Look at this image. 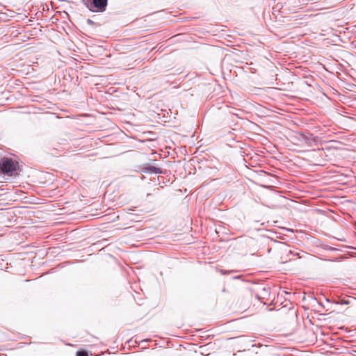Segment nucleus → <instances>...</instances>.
Segmentation results:
<instances>
[{
	"label": "nucleus",
	"instance_id": "obj_1",
	"mask_svg": "<svg viewBox=\"0 0 356 356\" xmlns=\"http://www.w3.org/2000/svg\"><path fill=\"white\" fill-rule=\"evenodd\" d=\"M18 163L12 159L2 158L0 160V172L6 175H12L17 170Z\"/></svg>",
	"mask_w": 356,
	"mask_h": 356
},
{
	"label": "nucleus",
	"instance_id": "obj_2",
	"mask_svg": "<svg viewBox=\"0 0 356 356\" xmlns=\"http://www.w3.org/2000/svg\"><path fill=\"white\" fill-rule=\"evenodd\" d=\"M86 7L92 12H104L108 0H83Z\"/></svg>",
	"mask_w": 356,
	"mask_h": 356
},
{
	"label": "nucleus",
	"instance_id": "obj_3",
	"mask_svg": "<svg viewBox=\"0 0 356 356\" xmlns=\"http://www.w3.org/2000/svg\"><path fill=\"white\" fill-rule=\"evenodd\" d=\"M303 140L309 147H315L318 145V139L317 137L314 136L312 134L304 136Z\"/></svg>",
	"mask_w": 356,
	"mask_h": 356
},
{
	"label": "nucleus",
	"instance_id": "obj_4",
	"mask_svg": "<svg viewBox=\"0 0 356 356\" xmlns=\"http://www.w3.org/2000/svg\"><path fill=\"white\" fill-rule=\"evenodd\" d=\"M76 356H88V354L85 350H79L76 352Z\"/></svg>",
	"mask_w": 356,
	"mask_h": 356
},
{
	"label": "nucleus",
	"instance_id": "obj_5",
	"mask_svg": "<svg viewBox=\"0 0 356 356\" xmlns=\"http://www.w3.org/2000/svg\"><path fill=\"white\" fill-rule=\"evenodd\" d=\"M150 170L154 173H161V170L159 168L154 166L150 168Z\"/></svg>",
	"mask_w": 356,
	"mask_h": 356
},
{
	"label": "nucleus",
	"instance_id": "obj_6",
	"mask_svg": "<svg viewBox=\"0 0 356 356\" xmlns=\"http://www.w3.org/2000/svg\"><path fill=\"white\" fill-rule=\"evenodd\" d=\"M87 24H89V25H93L95 24L94 22L90 19H88L87 21H86Z\"/></svg>",
	"mask_w": 356,
	"mask_h": 356
},
{
	"label": "nucleus",
	"instance_id": "obj_7",
	"mask_svg": "<svg viewBox=\"0 0 356 356\" xmlns=\"http://www.w3.org/2000/svg\"><path fill=\"white\" fill-rule=\"evenodd\" d=\"M341 303H342V304L347 305V304H348L349 302H348V300H342V302H341Z\"/></svg>",
	"mask_w": 356,
	"mask_h": 356
},
{
	"label": "nucleus",
	"instance_id": "obj_8",
	"mask_svg": "<svg viewBox=\"0 0 356 356\" xmlns=\"http://www.w3.org/2000/svg\"><path fill=\"white\" fill-rule=\"evenodd\" d=\"M180 36H182L181 35H177L172 38H170V40H173L174 38H177V37H180Z\"/></svg>",
	"mask_w": 356,
	"mask_h": 356
}]
</instances>
